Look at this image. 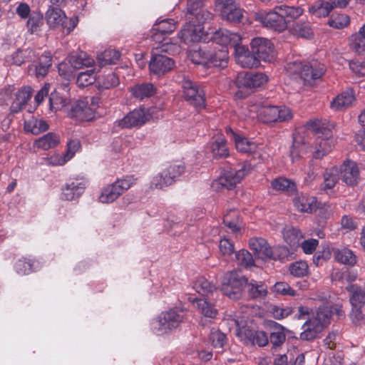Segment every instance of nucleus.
<instances>
[{
	"instance_id": "obj_1",
	"label": "nucleus",
	"mask_w": 365,
	"mask_h": 365,
	"mask_svg": "<svg viewBox=\"0 0 365 365\" xmlns=\"http://www.w3.org/2000/svg\"><path fill=\"white\" fill-rule=\"evenodd\" d=\"M215 39L222 44H230L235 51L236 62L245 68H256L259 66V58L250 52L247 47L240 45L241 38L237 33L227 29H220L215 32Z\"/></svg>"
},
{
	"instance_id": "obj_2",
	"label": "nucleus",
	"mask_w": 365,
	"mask_h": 365,
	"mask_svg": "<svg viewBox=\"0 0 365 365\" xmlns=\"http://www.w3.org/2000/svg\"><path fill=\"white\" fill-rule=\"evenodd\" d=\"M286 69L293 79L302 81L304 85L311 86L324 75L326 67L317 61L303 64L296 61L288 63Z\"/></svg>"
},
{
	"instance_id": "obj_3",
	"label": "nucleus",
	"mask_w": 365,
	"mask_h": 365,
	"mask_svg": "<svg viewBox=\"0 0 365 365\" xmlns=\"http://www.w3.org/2000/svg\"><path fill=\"white\" fill-rule=\"evenodd\" d=\"M154 51L149 63L150 73L160 76L171 71L175 67L173 58L160 54V52L175 53L180 51V46L176 43L165 42L153 48Z\"/></svg>"
},
{
	"instance_id": "obj_4",
	"label": "nucleus",
	"mask_w": 365,
	"mask_h": 365,
	"mask_svg": "<svg viewBox=\"0 0 365 365\" xmlns=\"http://www.w3.org/2000/svg\"><path fill=\"white\" fill-rule=\"evenodd\" d=\"M215 33L212 38L216 43L221 46L220 48L214 47L212 49L200 48L194 52L193 61L197 64L205 66L207 68L219 67L225 68L228 63L227 46L230 44H222L215 39Z\"/></svg>"
},
{
	"instance_id": "obj_5",
	"label": "nucleus",
	"mask_w": 365,
	"mask_h": 365,
	"mask_svg": "<svg viewBox=\"0 0 365 365\" xmlns=\"http://www.w3.org/2000/svg\"><path fill=\"white\" fill-rule=\"evenodd\" d=\"M183 319L182 311L172 309L162 312L158 319L153 322L152 329L155 334L162 335L178 327Z\"/></svg>"
},
{
	"instance_id": "obj_6",
	"label": "nucleus",
	"mask_w": 365,
	"mask_h": 365,
	"mask_svg": "<svg viewBox=\"0 0 365 365\" xmlns=\"http://www.w3.org/2000/svg\"><path fill=\"white\" fill-rule=\"evenodd\" d=\"M247 284V279L237 271L226 273L222 282L221 291L232 299L241 297L244 287Z\"/></svg>"
},
{
	"instance_id": "obj_7",
	"label": "nucleus",
	"mask_w": 365,
	"mask_h": 365,
	"mask_svg": "<svg viewBox=\"0 0 365 365\" xmlns=\"http://www.w3.org/2000/svg\"><path fill=\"white\" fill-rule=\"evenodd\" d=\"M251 169L250 165L244 163L241 168L237 170H230L225 171L217 180H214L212 187L215 190L221 188L230 190L235 187L241 180L250 172Z\"/></svg>"
},
{
	"instance_id": "obj_8",
	"label": "nucleus",
	"mask_w": 365,
	"mask_h": 365,
	"mask_svg": "<svg viewBox=\"0 0 365 365\" xmlns=\"http://www.w3.org/2000/svg\"><path fill=\"white\" fill-rule=\"evenodd\" d=\"M134 183L135 180L132 177L117 180L103 188L101 194L98 197L99 202L107 204L113 202Z\"/></svg>"
},
{
	"instance_id": "obj_9",
	"label": "nucleus",
	"mask_w": 365,
	"mask_h": 365,
	"mask_svg": "<svg viewBox=\"0 0 365 365\" xmlns=\"http://www.w3.org/2000/svg\"><path fill=\"white\" fill-rule=\"evenodd\" d=\"M181 83L185 101L195 108H204L205 93L200 86L188 77H184Z\"/></svg>"
},
{
	"instance_id": "obj_10",
	"label": "nucleus",
	"mask_w": 365,
	"mask_h": 365,
	"mask_svg": "<svg viewBox=\"0 0 365 365\" xmlns=\"http://www.w3.org/2000/svg\"><path fill=\"white\" fill-rule=\"evenodd\" d=\"M256 20L264 27L278 32L284 31L287 27V20H284L277 6L273 11L260 12L257 14Z\"/></svg>"
},
{
	"instance_id": "obj_11",
	"label": "nucleus",
	"mask_w": 365,
	"mask_h": 365,
	"mask_svg": "<svg viewBox=\"0 0 365 365\" xmlns=\"http://www.w3.org/2000/svg\"><path fill=\"white\" fill-rule=\"evenodd\" d=\"M259 117L266 123L289 121L293 117L292 110L286 106H264L259 110Z\"/></svg>"
},
{
	"instance_id": "obj_12",
	"label": "nucleus",
	"mask_w": 365,
	"mask_h": 365,
	"mask_svg": "<svg viewBox=\"0 0 365 365\" xmlns=\"http://www.w3.org/2000/svg\"><path fill=\"white\" fill-rule=\"evenodd\" d=\"M153 113V109H150L148 111L144 108L135 109L128 113L121 120L115 122V124L121 128L140 127L149 120Z\"/></svg>"
},
{
	"instance_id": "obj_13",
	"label": "nucleus",
	"mask_w": 365,
	"mask_h": 365,
	"mask_svg": "<svg viewBox=\"0 0 365 365\" xmlns=\"http://www.w3.org/2000/svg\"><path fill=\"white\" fill-rule=\"evenodd\" d=\"M250 48L259 61L270 62L275 57L274 45L266 38L255 37L252 38L250 42Z\"/></svg>"
},
{
	"instance_id": "obj_14",
	"label": "nucleus",
	"mask_w": 365,
	"mask_h": 365,
	"mask_svg": "<svg viewBox=\"0 0 365 365\" xmlns=\"http://www.w3.org/2000/svg\"><path fill=\"white\" fill-rule=\"evenodd\" d=\"M190 22L186 24L180 30L179 36L185 43L197 42L202 40L205 35L203 23L198 22L196 19L187 16Z\"/></svg>"
},
{
	"instance_id": "obj_15",
	"label": "nucleus",
	"mask_w": 365,
	"mask_h": 365,
	"mask_svg": "<svg viewBox=\"0 0 365 365\" xmlns=\"http://www.w3.org/2000/svg\"><path fill=\"white\" fill-rule=\"evenodd\" d=\"M267 80L262 73L241 72L235 78V84L240 89H253L262 86Z\"/></svg>"
},
{
	"instance_id": "obj_16",
	"label": "nucleus",
	"mask_w": 365,
	"mask_h": 365,
	"mask_svg": "<svg viewBox=\"0 0 365 365\" xmlns=\"http://www.w3.org/2000/svg\"><path fill=\"white\" fill-rule=\"evenodd\" d=\"M337 174L340 180L348 186H355L359 180V169L357 164L350 160H346L337 167Z\"/></svg>"
},
{
	"instance_id": "obj_17",
	"label": "nucleus",
	"mask_w": 365,
	"mask_h": 365,
	"mask_svg": "<svg viewBox=\"0 0 365 365\" xmlns=\"http://www.w3.org/2000/svg\"><path fill=\"white\" fill-rule=\"evenodd\" d=\"M176 29V23L173 19H167L158 20L151 29V38L157 42L161 43L165 37Z\"/></svg>"
},
{
	"instance_id": "obj_18",
	"label": "nucleus",
	"mask_w": 365,
	"mask_h": 365,
	"mask_svg": "<svg viewBox=\"0 0 365 365\" xmlns=\"http://www.w3.org/2000/svg\"><path fill=\"white\" fill-rule=\"evenodd\" d=\"M238 336L246 344L264 346L269 342V338L266 333L262 331H255L249 328H242L238 332Z\"/></svg>"
},
{
	"instance_id": "obj_19",
	"label": "nucleus",
	"mask_w": 365,
	"mask_h": 365,
	"mask_svg": "<svg viewBox=\"0 0 365 365\" xmlns=\"http://www.w3.org/2000/svg\"><path fill=\"white\" fill-rule=\"evenodd\" d=\"M249 246L250 248L255 252V255L259 259H276L273 254L272 247L264 238H251L249 240Z\"/></svg>"
},
{
	"instance_id": "obj_20",
	"label": "nucleus",
	"mask_w": 365,
	"mask_h": 365,
	"mask_svg": "<svg viewBox=\"0 0 365 365\" xmlns=\"http://www.w3.org/2000/svg\"><path fill=\"white\" fill-rule=\"evenodd\" d=\"M203 0H188L187 17L191 16L200 23L212 19V14L202 8Z\"/></svg>"
},
{
	"instance_id": "obj_21",
	"label": "nucleus",
	"mask_w": 365,
	"mask_h": 365,
	"mask_svg": "<svg viewBox=\"0 0 365 365\" xmlns=\"http://www.w3.org/2000/svg\"><path fill=\"white\" fill-rule=\"evenodd\" d=\"M71 116L78 120L89 121L94 118V110L88 106L87 102L78 101L71 106Z\"/></svg>"
},
{
	"instance_id": "obj_22",
	"label": "nucleus",
	"mask_w": 365,
	"mask_h": 365,
	"mask_svg": "<svg viewBox=\"0 0 365 365\" xmlns=\"http://www.w3.org/2000/svg\"><path fill=\"white\" fill-rule=\"evenodd\" d=\"M226 133L234 140L236 149L242 153H252L257 149L255 143L235 133L230 128H226Z\"/></svg>"
},
{
	"instance_id": "obj_23",
	"label": "nucleus",
	"mask_w": 365,
	"mask_h": 365,
	"mask_svg": "<svg viewBox=\"0 0 365 365\" xmlns=\"http://www.w3.org/2000/svg\"><path fill=\"white\" fill-rule=\"evenodd\" d=\"M354 101V91L348 89L334 98L330 103V106L334 110H342L351 106Z\"/></svg>"
},
{
	"instance_id": "obj_24",
	"label": "nucleus",
	"mask_w": 365,
	"mask_h": 365,
	"mask_svg": "<svg viewBox=\"0 0 365 365\" xmlns=\"http://www.w3.org/2000/svg\"><path fill=\"white\" fill-rule=\"evenodd\" d=\"M85 190V184L78 180L68 182L62 189L61 198L66 200H74L79 197Z\"/></svg>"
},
{
	"instance_id": "obj_25",
	"label": "nucleus",
	"mask_w": 365,
	"mask_h": 365,
	"mask_svg": "<svg viewBox=\"0 0 365 365\" xmlns=\"http://www.w3.org/2000/svg\"><path fill=\"white\" fill-rule=\"evenodd\" d=\"M294 207L302 212H312L317 207V200L312 196L301 193L293 200Z\"/></svg>"
},
{
	"instance_id": "obj_26",
	"label": "nucleus",
	"mask_w": 365,
	"mask_h": 365,
	"mask_svg": "<svg viewBox=\"0 0 365 365\" xmlns=\"http://www.w3.org/2000/svg\"><path fill=\"white\" fill-rule=\"evenodd\" d=\"M47 24L51 27L64 26L66 19L64 12L58 7L50 6L46 13Z\"/></svg>"
},
{
	"instance_id": "obj_27",
	"label": "nucleus",
	"mask_w": 365,
	"mask_h": 365,
	"mask_svg": "<svg viewBox=\"0 0 365 365\" xmlns=\"http://www.w3.org/2000/svg\"><path fill=\"white\" fill-rule=\"evenodd\" d=\"M312 318L305 322L302 326L303 331L300 334V339L305 341L313 340L323 330L321 325H318Z\"/></svg>"
},
{
	"instance_id": "obj_28",
	"label": "nucleus",
	"mask_w": 365,
	"mask_h": 365,
	"mask_svg": "<svg viewBox=\"0 0 365 365\" xmlns=\"http://www.w3.org/2000/svg\"><path fill=\"white\" fill-rule=\"evenodd\" d=\"M310 126L317 135V138H332L334 125L327 121L315 120L311 122Z\"/></svg>"
},
{
	"instance_id": "obj_29",
	"label": "nucleus",
	"mask_w": 365,
	"mask_h": 365,
	"mask_svg": "<svg viewBox=\"0 0 365 365\" xmlns=\"http://www.w3.org/2000/svg\"><path fill=\"white\" fill-rule=\"evenodd\" d=\"M334 139L329 138H317L314 144V157L320 158L330 152L334 146Z\"/></svg>"
},
{
	"instance_id": "obj_30",
	"label": "nucleus",
	"mask_w": 365,
	"mask_h": 365,
	"mask_svg": "<svg viewBox=\"0 0 365 365\" xmlns=\"http://www.w3.org/2000/svg\"><path fill=\"white\" fill-rule=\"evenodd\" d=\"M211 151L213 158L221 159L229 156L227 141L222 135H219L211 144Z\"/></svg>"
},
{
	"instance_id": "obj_31",
	"label": "nucleus",
	"mask_w": 365,
	"mask_h": 365,
	"mask_svg": "<svg viewBox=\"0 0 365 365\" xmlns=\"http://www.w3.org/2000/svg\"><path fill=\"white\" fill-rule=\"evenodd\" d=\"M349 292V302L354 307H363L365 304V292L356 284L346 287Z\"/></svg>"
},
{
	"instance_id": "obj_32",
	"label": "nucleus",
	"mask_w": 365,
	"mask_h": 365,
	"mask_svg": "<svg viewBox=\"0 0 365 365\" xmlns=\"http://www.w3.org/2000/svg\"><path fill=\"white\" fill-rule=\"evenodd\" d=\"M24 129L26 132L34 135H38L48 129V125L43 119H38L34 117L31 118L24 123Z\"/></svg>"
},
{
	"instance_id": "obj_33",
	"label": "nucleus",
	"mask_w": 365,
	"mask_h": 365,
	"mask_svg": "<svg viewBox=\"0 0 365 365\" xmlns=\"http://www.w3.org/2000/svg\"><path fill=\"white\" fill-rule=\"evenodd\" d=\"M131 92L134 97L143 100L153 96L156 92V88L153 84L145 83L135 85L131 88Z\"/></svg>"
},
{
	"instance_id": "obj_34",
	"label": "nucleus",
	"mask_w": 365,
	"mask_h": 365,
	"mask_svg": "<svg viewBox=\"0 0 365 365\" xmlns=\"http://www.w3.org/2000/svg\"><path fill=\"white\" fill-rule=\"evenodd\" d=\"M249 296L254 299H263L267 294V287L262 282L251 280L246 284Z\"/></svg>"
},
{
	"instance_id": "obj_35",
	"label": "nucleus",
	"mask_w": 365,
	"mask_h": 365,
	"mask_svg": "<svg viewBox=\"0 0 365 365\" xmlns=\"http://www.w3.org/2000/svg\"><path fill=\"white\" fill-rule=\"evenodd\" d=\"M333 254L335 259L339 263L353 266L356 262L355 255L349 249L342 248L334 250Z\"/></svg>"
},
{
	"instance_id": "obj_36",
	"label": "nucleus",
	"mask_w": 365,
	"mask_h": 365,
	"mask_svg": "<svg viewBox=\"0 0 365 365\" xmlns=\"http://www.w3.org/2000/svg\"><path fill=\"white\" fill-rule=\"evenodd\" d=\"M337 172V167H332L325 171L324 173V181L321 184L322 190L327 192L334 187L340 179Z\"/></svg>"
},
{
	"instance_id": "obj_37",
	"label": "nucleus",
	"mask_w": 365,
	"mask_h": 365,
	"mask_svg": "<svg viewBox=\"0 0 365 365\" xmlns=\"http://www.w3.org/2000/svg\"><path fill=\"white\" fill-rule=\"evenodd\" d=\"M304 364V354H298L295 357L292 354H282L277 356L273 361V365H303Z\"/></svg>"
},
{
	"instance_id": "obj_38",
	"label": "nucleus",
	"mask_w": 365,
	"mask_h": 365,
	"mask_svg": "<svg viewBox=\"0 0 365 365\" xmlns=\"http://www.w3.org/2000/svg\"><path fill=\"white\" fill-rule=\"evenodd\" d=\"M69 103V98L58 91L52 92L49 97L50 109L57 111L66 107Z\"/></svg>"
},
{
	"instance_id": "obj_39",
	"label": "nucleus",
	"mask_w": 365,
	"mask_h": 365,
	"mask_svg": "<svg viewBox=\"0 0 365 365\" xmlns=\"http://www.w3.org/2000/svg\"><path fill=\"white\" fill-rule=\"evenodd\" d=\"M15 99L12 103L11 108L13 111L18 112L24 106H25L31 97V90L30 88H24L15 94Z\"/></svg>"
},
{
	"instance_id": "obj_40",
	"label": "nucleus",
	"mask_w": 365,
	"mask_h": 365,
	"mask_svg": "<svg viewBox=\"0 0 365 365\" xmlns=\"http://www.w3.org/2000/svg\"><path fill=\"white\" fill-rule=\"evenodd\" d=\"M333 311L329 306H322L319 307L316 314L312 317L318 325H321L322 329L327 326L330 322V319L332 315Z\"/></svg>"
},
{
	"instance_id": "obj_41",
	"label": "nucleus",
	"mask_w": 365,
	"mask_h": 365,
	"mask_svg": "<svg viewBox=\"0 0 365 365\" xmlns=\"http://www.w3.org/2000/svg\"><path fill=\"white\" fill-rule=\"evenodd\" d=\"M68 63L73 69H81L83 67L92 66L94 63L93 59L81 53L79 55H73L69 57Z\"/></svg>"
},
{
	"instance_id": "obj_42",
	"label": "nucleus",
	"mask_w": 365,
	"mask_h": 365,
	"mask_svg": "<svg viewBox=\"0 0 365 365\" xmlns=\"http://www.w3.org/2000/svg\"><path fill=\"white\" fill-rule=\"evenodd\" d=\"M59 143V138L53 133H48L43 136L39 138L34 143L37 148L43 150H48L54 148Z\"/></svg>"
},
{
	"instance_id": "obj_43",
	"label": "nucleus",
	"mask_w": 365,
	"mask_h": 365,
	"mask_svg": "<svg viewBox=\"0 0 365 365\" xmlns=\"http://www.w3.org/2000/svg\"><path fill=\"white\" fill-rule=\"evenodd\" d=\"M120 53L115 49H107L103 52L98 54L97 60L100 66L115 64L119 60Z\"/></svg>"
},
{
	"instance_id": "obj_44",
	"label": "nucleus",
	"mask_w": 365,
	"mask_h": 365,
	"mask_svg": "<svg viewBox=\"0 0 365 365\" xmlns=\"http://www.w3.org/2000/svg\"><path fill=\"white\" fill-rule=\"evenodd\" d=\"M283 237L286 242L293 247L299 246L302 239V235L300 230L292 227H286L284 229Z\"/></svg>"
},
{
	"instance_id": "obj_45",
	"label": "nucleus",
	"mask_w": 365,
	"mask_h": 365,
	"mask_svg": "<svg viewBox=\"0 0 365 365\" xmlns=\"http://www.w3.org/2000/svg\"><path fill=\"white\" fill-rule=\"evenodd\" d=\"M307 143V142L305 138L300 135L299 133H295L293 134V142L290 148L289 153L292 161L299 157L301 151Z\"/></svg>"
},
{
	"instance_id": "obj_46",
	"label": "nucleus",
	"mask_w": 365,
	"mask_h": 365,
	"mask_svg": "<svg viewBox=\"0 0 365 365\" xmlns=\"http://www.w3.org/2000/svg\"><path fill=\"white\" fill-rule=\"evenodd\" d=\"M192 288L199 294L205 296L216 289L215 286L204 277H200L193 282Z\"/></svg>"
},
{
	"instance_id": "obj_47",
	"label": "nucleus",
	"mask_w": 365,
	"mask_h": 365,
	"mask_svg": "<svg viewBox=\"0 0 365 365\" xmlns=\"http://www.w3.org/2000/svg\"><path fill=\"white\" fill-rule=\"evenodd\" d=\"M332 8L329 1L323 0L317 1L313 6L309 8V12L315 15L317 17H326L331 11Z\"/></svg>"
},
{
	"instance_id": "obj_48",
	"label": "nucleus",
	"mask_w": 365,
	"mask_h": 365,
	"mask_svg": "<svg viewBox=\"0 0 365 365\" xmlns=\"http://www.w3.org/2000/svg\"><path fill=\"white\" fill-rule=\"evenodd\" d=\"M195 306L206 317L215 318L217 314V309L214 307L213 304L208 302L205 299H195Z\"/></svg>"
},
{
	"instance_id": "obj_49",
	"label": "nucleus",
	"mask_w": 365,
	"mask_h": 365,
	"mask_svg": "<svg viewBox=\"0 0 365 365\" xmlns=\"http://www.w3.org/2000/svg\"><path fill=\"white\" fill-rule=\"evenodd\" d=\"M277 9L281 12L282 16L284 20H287V24L295 19L299 17L302 13L303 9L299 6H288L286 5H281L277 6Z\"/></svg>"
},
{
	"instance_id": "obj_50",
	"label": "nucleus",
	"mask_w": 365,
	"mask_h": 365,
	"mask_svg": "<svg viewBox=\"0 0 365 365\" xmlns=\"http://www.w3.org/2000/svg\"><path fill=\"white\" fill-rule=\"evenodd\" d=\"M43 24V15L40 12H31L26 23L28 31L30 34L38 32Z\"/></svg>"
},
{
	"instance_id": "obj_51",
	"label": "nucleus",
	"mask_w": 365,
	"mask_h": 365,
	"mask_svg": "<svg viewBox=\"0 0 365 365\" xmlns=\"http://www.w3.org/2000/svg\"><path fill=\"white\" fill-rule=\"evenodd\" d=\"M171 184V178L168 177L165 174V170L163 169L152 178L150 186L151 188L163 189Z\"/></svg>"
},
{
	"instance_id": "obj_52",
	"label": "nucleus",
	"mask_w": 365,
	"mask_h": 365,
	"mask_svg": "<svg viewBox=\"0 0 365 365\" xmlns=\"http://www.w3.org/2000/svg\"><path fill=\"white\" fill-rule=\"evenodd\" d=\"M235 259L238 266L249 268L255 265L252 255L246 250L235 252Z\"/></svg>"
},
{
	"instance_id": "obj_53",
	"label": "nucleus",
	"mask_w": 365,
	"mask_h": 365,
	"mask_svg": "<svg viewBox=\"0 0 365 365\" xmlns=\"http://www.w3.org/2000/svg\"><path fill=\"white\" fill-rule=\"evenodd\" d=\"M96 80V75L94 70H87L81 72L77 77L76 84L78 87H86L93 84Z\"/></svg>"
},
{
	"instance_id": "obj_54",
	"label": "nucleus",
	"mask_w": 365,
	"mask_h": 365,
	"mask_svg": "<svg viewBox=\"0 0 365 365\" xmlns=\"http://www.w3.org/2000/svg\"><path fill=\"white\" fill-rule=\"evenodd\" d=\"M272 186L277 190L292 192L296 188L294 182L283 178H277L272 182Z\"/></svg>"
},
{
	"instance_id": "obj_55",
	"label": "nucleus",
	"mask_w": 365,
	"mask_h": 365,
	"mask_svg": "<svg viewBox=\"0 0 365 365\" xmlns=\"http://www.w3.org/2000/svg\"><path fill=\"white\" fill-rule=\"evenodd\" d=\"M164 170L168 177L171 178V183H173L184 173L185 166L182 163H173Z\"/></svg>"
},
{
	"instance_id": "obj_56",
	"label": "nucleus",
	"mask_w": 365,
	"mask_h": 365,
	"mask_svg": "<svg viewBox=\"0 0 365 365\" xmlns=\"http://www.w3.org/2000/svg\"><path fill=\"white\" fill-rule=\"evenodd\" d=\"M33 262L30 259L21 257L19 259L15 264L14 268L16 272L21 275L29 274L32 271Z\"/></svg>"
},
{
	"instance_id": "obj_57",
	"label": "nucleus",
	"mask_w": 365,
	"mask_h": 365,
	"mask_svg": "<svg viewBox=\"0 0 365 365\" xmlns=\"http://www.w3.org/2000/svg\"><path fill=\"white\" fill-rule=\"evenodd\" d=\"M285 339L286 336L284 332V328L277 324L269 336L271 344L274 346H278L282 344L285 341Z\"/></svg>"
},
{
	"instance_id": "obj_58",
	"label": "nucleus",
	"mask_w": 365,
	"mask_h": 365,
	"mask_svg": "<svg viewBox=\"0 0 365 365\" xmlns=\"http://www.w3.org/2000/svg\"><path fill=\"white\" fill-rule=\"evenodd\" d=\"M242 16V10L235 5L229 10L224 11L222 18L231 22L237 23L241 21Z\"/></svg>"
},
{
	"instance_id": "obj_59",
	"label": "nucleus",
	"mask_w": 365,
	"mask_h": 365,
	"mask_svg": "<svg viewBox=\"0 0 365 365\" xmlns=\"http://www.w3.org/2000/svg\"><path fill=\"white\" fill-rule=\"evenodd\" d=\"M209 339L214 348L222 349L226 342V336L220 331L212 329Z\"/></svg>"
},
{
	"instance_id": "obj_60",
	"label": "nucleus",
	"mask_w": 365,
	"mask_h": 365,
	"mask_svg": "<svg viewBox=\"0 0 365 365\" xmlns=\"http://www.w3.org/2000/svg\"><path fill=\"white\" fill-rule=\"evenodd\" d=\"M349 17L344 14L333 15L328 21V24L335 29H340L348 26Z\"/></svg>"
},
{
	"instance_id": "obj_61",
	"label": "nucleus",
	"mask_w": 365,
	"mask_h": 365,
	"mask_svg": "<svg viewBox=\"0 0 365 365\" xmlns=\"http://www.w3.org/2000/svg\"><path fill=\"white\" fill-rule=\"evenodd\" d=\"M351 48L355 53L362 55L365 53V38L360 36V35L355 34L351 36Z\"/></svg>"
},
{
	"instance_id": "obj_62",
	"label": "nucleus",
	"mask_w": 365,
	"mask_h": 365,
	"mask_svg": "<svg viewBox=\"0 0 365 365\" xmlns=\"http://www.w3.org/2000/svg\"><path fill=\"white\" fill-rule=\"evenodd\" d=\"M290 273L295 277H304L308 272V265L304 262H295L289 267Z\"/></svg>"
},
{
	"instance_id": "obj_63",
	"label": "nucleus",
	"mask_w": 365,
	"mask_h": 365,
	"mask_svg": "<svg viewBox=\"0 0 365 365\" xmlns=\"http://www.w3.org/2000/svg\"><path fill=\"white\" fill-rule=\"evenodd\" d=\"M119 84V78L114 73H110L102 77L101 87L103 89H109Z\"/></svg>"
},
{
	"instance_id": "obj_64",
	"label": "nucleus",
	"mask_w": 365,
	"mask_h": 365,
	"mask_svg": "<svg viewBox=\"0 0 365 365\" xmlns=\"http://www.w3.org/2000/svg\"><path fill=\"white\" fill-rule=\"evenodd\" d=\"M274 290L277 293L282 295H289L292 297L298 295L295 290H294L287 283L284 282H277L274 285Z\"/></svg>"
}]
</instances>
